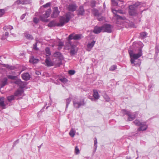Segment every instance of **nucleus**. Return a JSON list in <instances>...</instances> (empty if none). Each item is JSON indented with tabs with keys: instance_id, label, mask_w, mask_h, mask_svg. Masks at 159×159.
Segmentation results:
<instances>
[{
	"instance_id": "f257e3e1",
	"label": "nucleus",
	"mask_w": 159,
	"mask_h": 159,
	"mask_svg": "<svg viewBox=\"0 0 159 159\" xmlns=\"http://www.w3.org/2000/svg\"><path fill=\"white\" fill-rule=\"evenodd\" d=\"M74 16L73 14L70 12H67L65 15L61 17L59 19V22L57 23L55 20H53L50 21L48 24L49 27L53 26H62L65 24L68 23L70 18Z\"/></svg>"
},
{
	"instance_id": "f03ea898",
	"label": "nucleus",
	"mask_w": 159,
	"mask_h": 159,
	"mask_svg": "<svg viewBox=\"0 0 159 159\" xmlns=\"http://www.w3.org/2000/svg\"><path fill=\"white\" fill-rule=\"evenodd\" d=\"M129 53L131 58V63L134 64L135 66H139L140 64V61L138 60V62H136L135 60L142 56V49L141 48H138L137 50L129 49Z\"/></svg>"
},
{
	"instance_id": "7ed1b4c3",
	"label": "nucleus",
	"mask_w": 159,
	"mask_h": 159,
	"mask_svg": "<svg viewBox=\"0 0 159 159\" xmlns=\"http://www.w3.org/2000/svg\"><path fill=\"white\" fill-rule=\"evenodd\" d=\"M140 5V2H137L133 5L129 6V15L131 16H136L137 14L136 10L138 7Z\"/></svg>"
},
{
	"instance_id": "20e7f679",
	"label": "nucleus",
	"mask_w": 159,
	"mask_h": 159,
	"mask_svg": "<svg viewBox=\"0 0 159 159\" xmlns=\"http://www.w3.org/2000/svg\"><path fill=\"white\" fill-rule=\"evenodd\" d=\"M112 11L113 13L114 14V16L116 17L117 19L123 20H125L126 19V18L125 16H120L117 14V13L122 14H124V12L122 10H119L117 11L112 8Z\"/></svg>"
},
{
	"instance_id": "39448f33",
	"label": "nucleus",
	"mask_w": 159,
	"mask_h": 159,
	"mask_svg": "<svg viewBox=\"0 0 159 159\" xmlns=\"http://www.w3.org/2000/svg\"><path fill=\"white\" fill-rule=\"evenodd\" d=\"M51 11V10L50 9H48L46 11L44 14H43L42 15L40 16L39 18L40 20L42 21L45 22H48V20L46 19L49 16Z\"/></svg>"
},
{
	"instance_id": "423d86ee",
	"label": "nucleus",
	"mask_w": 159,
	"mask_h": 159,
	"mask_svg": "<svg viewBox=\"0 0 159 159\" xmlns=\"http://www.w3.org/2000/svg\"><path fill=\"white\" fill-rule=\"evenodd\" d=\"M102 26L103 32L111 33L112 32V27L110 24H105Z\"/></svg>"
},
{
	"instance_id": "0eeeda50",
	"label": "nucleus",
	"mask_w": 159,
	"mask_h": 159,
	"mask_svg": "<svg viewBox=\"0 0 159 159\" xmlns=\"http://www.w3.org/2000/svg\"><path fill=\"white\" fill-rule=\"evenodd\" d=\"M73 105L74 107L76 108H79L81 106H84L85 105V103L83 100L80 101H77L75 99L73 100Z\"/></svg>"
},
{
	"instance_id": "6e6552de",
	"label": "nucleus",
	"mask_w": 159,
	"mask_h": 159,
	"mask_svg": "<svg viewBox=\"0 0 159 159\" xmlns=\"http://www.w3.org/2000/svg\"><path fill=\"white\" fill-rule=\"evenodd\" d=\"M123 111L124 114L128 116V120L129 121H132L134 119L137 114V112H135L134 113L130 114V112L129 111H127L125 110H123Z\"/></svg>"
},
{
	"instance_id": "1a4fd4ad",
	"label": "nucleus",
	"mask_w": 159,
	"mask_h": 159,
	"mask_svg": "<svg viewBox=\"0 0 159 159\" xmlns=\"http://www.w3.org/2000/svg\"><path fill=\"white\" fill-rule=\"evenodd\" d=\"M7 79L6 77H4L1 80L0 86L1 88L4 87L8 84Z\"/></svg>"
},
{
	"instance_id": "9d476101",
	"label": "nucleus",
	"mask_w": 159,
	"mask_h": 159,
	"mask_svg": "<svg viewBox=\"0 0 159 159\" xmlns=\"http://www.w3.org/2000/svg\"><path fill=\"white\" fill-rule=\"evenodd\" d=\"M94 33L96 34L100 33L101 32H102V26L101 27L96 26L93 31Z\"/></svg>"
},
{
	"instance_id": "9b49d317",
	"label": "nucleus",
	"mask_w": 159,
	"mask_h": 159,
	"mask_svg": "<svg viewBox=\"0 0 159 159\" xmlns=\"http://www.w3.org/2000/svg\"><path fill=\"white\" fill-rule=\"evenodd\" d=\"M60 11H59L58 7H55L53 8L52 16V18H55L57 16Z\"/></svg>"
},
{
	"instance_id": "f8f14e48",
	"label": "nucleus",
	"mask_w": 159,
	"mask_h": 159,
	"mask_svg": "<svg viewBox=\"0 0 159 159\" xmlns=\"http://www.w3.org/2000/svg\"><path fill=\"white\" fill-rule=\"evenodd\" d=\"M30 2V0H17L15 3L17 4H26Z\"/></svg>"
},
{
	"instance_id": "ddd939ff",
	"label": "nucleus",
	"mask_w": 159,
	"mask_h": 159,
	"mask_svg": "<svg viewBox=\"0 0 159 159\" xmlns=\"http://www.w3.org/2000/svg\"><path fill=\"white\" fill-rule=\"evenodd\" d=\"M77 6L75 4H71L68 7L69 11H74L76 10Z\"/></svg>"
},
{
	"instance_id": "4468645a",
	"label": "nucleus",
	"mask_w": 159,
	"mask_h": 159,
	"mask_svg": "<svg viewBox=\"0 0 159 159\" xmlns=\"http://www.w3.org/2000/svg\"><path fill=\"white\" fill-rule=\"evenodd\" d=\"M46 65L48 66H51L53 65V63L51 61L49 57H47L45 60Z\"/></svg>"
},
{
	"instance_id": "2eb2a0df",
	"label": "nucleus",
	"mask_w": 159,
	"mask_h": 159,
	"mask_svg": "<svg viewBox=\"0 0 159 159\" xmlns=\"http://www.w3.org/2000/svg\"><path fill=\"white\" fill-rule=\"evenodd\" d=\"M93 96L94 98L91 99L92 101H96L99 98L100 96L98 94V92L96 90H93Z\"/></svg>"
},
{
	"instance_id": "dca6fc26",
	"label": "nucleus",
	"mask_w": 159,
	"mask_h": 159,
	"mask_svg": "<svg viewBox=\"0 0 159 159\" xmlns=\"http://www.w3.org/2000/svg\"><path fill=\"white\" fill-rule=\"evenodd\" d=\"M140 126V127L138 129V131L145 130L147 129L148 127L147 125L145 123L143 122Z\"/></svg>"
},
{
	"instance_id": "f3484780",
	"label": "nucleus",
	"mask_w": 159,
	"mask_h": 159,
	"mask_svg": "<svg viewBox=\"0 0 159 159\" xmlns=\"http://www.w3.org/2000/svg\"><path fill=\"white\" fill-rule=\"evenodd\" d=\"M23 91L22 88L20 89H18L14 93V95L15 96L19 97L21 96L23 93Z\"/></svg>"
},
{
	"instance_id": "a211bd4d",
	"label": "nucleus",
	"mask_w": 159,
	"mask_h": 159,
	"mask_svg": "<svg viewBox=\"0 0 159 159\" xmlns=\"http://www.w3.org/2000/svg\"><path fill=\"white\" fill-rule=\"evenodd\" d=\"M95 41H93L91 43H89L87 45V50L88 51H90L91 48L93 47Z\"/></svg>"
},
{
	"instance_id": "6ab92c4d",
	"label": "nucleus",
	"mask_w": 159,
	"mask_h": 159,
	"mask_svg": "<svg viewBox=\"0 0 159 159\" xmlns=\"http://www.w3.org/2000/svg\"><path fill=\"white\" fill-rule=\"evenodd\" d=\"M66 45L68 47H70L71 50L70 51V52L71 54L73 55H75L76 53V51L75 50V46H73L72 44H71V45H68V44Z\"/></svg>"
},
{
	"instance_id": "aec40b11",
	"label": "nucleus",
	"mask_w": 159,
	"mask_h": 159,
	"mask_svg": "<svg viewBox=\"0 0 159 159\" xmlns=\"http://www.w3.org/2000/svg\"><path fill=\"white\" fill-rule=\"evenodd\" d=\"M39 61V60L38 59L35 58L34 57H31L30 59V62L33 64H36Z\"/></svg>"
},
{
	"instance_id": "412c9836",
	"label": "nucleus",
	"mask_w": 159,
	"mask_h": 159,
	"mask_svg": "<svg viewBox=\"0 0 159 159\" xmlns=\"http://www.w3.org/2000/svg\"><path fill=\"white\" fill-rule=\"evenodd\" d=\"M78 15L82 16L84 15V9L82 6H80L78 10Z\"/></svg>"
},
{
	"instance_id": "4be33fe9",
	"label": "nucleus",
	"mask_w": 159,
	"mask_h": 159,
	"mask_svg": "<svg viewBox=\"0 0 159 159\" xmlns=\"http://www.w3.org/2000/svg\"><path fill=\"white\" fill-rule=\"evenodd\" d=\"M15 83L16 84L19 85H20V88H23L25 87V86L24 84V83L22 82L20 80H17L15 82Z\"/></svg>"
},
{
	"instance_id": "5701e85b",
	"label": "nucleus",
	"mask_w": 159,
	"mask_h": 159,
	"mask_svg": "<svg viewBox=\"0 0 159 159\" xmlns=\"http://www.w3.org/2000/svg\"><path fill=\"white\" fill-rule=\"evenodd\" d=\"M23 79L25 80H28L30 79V75L28 73L23 74L22 76Z\"/></svg>"
},
{
	"instance_id": "b1692460",
	"label": "nucleus",
	"mask_w": 159,
	"mask_h": 159,
	"mask_svg": "<svg viewBox=\"0 0 159 159\" xmlns=\"http://www.w3.org/2000/svg\"><path fill=\"white\" fill-rule=\"evenodd\" d=\"M4 97L0 98V106H1L2 109L5 108V105L4 104Z\"/></svg>"
},
{
	"instance_id": "393cba45",
	"label": "nucleus",
	"mask_w": 159,
	"mask_h": 159,
	"mask_svg": "<svg viewBox=\"0 0 159 159\" xmlns=\"http://www.w3.org/2000/svg\"><path fill=\"white\" fill-rule=\"evenodd\" d=\"M74 34H70L68 38V39L67 42V44L71 45V43L70 40L72 39H74Z\"/></svg>"
},
{
	"instance_id": "a878e982",
	"label": "nucleus",
	"mask_w": 159,
	"mask_h": 159,
	"mask_svg": "<svg viewBox=\"0 0 159 159\" xmlns=\"http://www.w3.org/2000/svg\"><path fill=\"white\" fill-rule=\"evenodd\" d=\"M3 29L4 31H10L13 29V27L11 25L5 26L3 27Z\"/></svg>"
},
{
	"instance_id": "bb28decb",
	"label": "nucleus",
	"mask_w": 159,
	"mask_h": 159,
	"mask_svg": "<svg viewBox=\"0 0 159 159\" xmlns=\"http://www.w3.org/2000/svg\"><path fill=\"white\" fill-rule=\"evenodd\" d=\"M54 57L59 58V59H61L62 58V55L60 52H56L54 54Z\"/></svg>"
},
{
	"instance_id": "cd10ccee",
	"label": "nucleus",
	"mask_w": 159,
	"mask_h": 159,
	"mask_svg": "<svg viewBox=\"0 0 159 159\" xmlns=\"http://www.w3.org/2000/svg\"><path fill=\"white\" fill-rule=\"evenodd\" d=\"M92 11L93 14L95 16H99L101 14L99 13L98 11L95 8H93Z\"/></svg>"
},
{
	"instance_id": "c85d7f7f",
	"label": "nucleus",
	"mask_w": 159,
	"mask_h": 159,
	"mask_svg": "<svg viewBox=\"0 0 159 159\" xmlns=\"http://www.w3.org/2000/svg\"><path fill=\"white\" fill-rule=\"evenodd\" d=\"M75 129L73 128H71L69 133V134L70 136L73 137L75 135Z\"/></svg>"
},
{
	"instance_id": "c756f323",
	"label": "nucleus",
	"mask_w": 159,
	"mask_h": 159,
	"mask_svg": "<svg viewBox=\"0 0 159 159\" xmlns=\"http://www.w3.org/2000/svg\"><path fill=\"white\" fill-rule=\"evenodd\" d=\"M119 1H120V0H111L112 5L115 6H118Z\"/></svg>"
},
{
	"instance_id": "7c9ffc66",
	"label": "nucleus",
	"mask_w": 159,
	"mask_h": 159,
	"mask_svg": "<svg viewBox=\"0 0 159 159\" xmlns=\"http://www.w3.org/2000/svg\"><path fill=\"white\" fill-rule=\"evenodd\" d=\"M81 35L80 34H76L75 35L74 34V40H79L81 38Z\"/></svg>"
},
{
	"instance_id": "2f4dec72",
	"label": "nucleus",
	"mask_w": 159,
	"mask_h": 159,
	"mask_svg": "<svg viewBox=\"0 0 159 159\" xmlns=\"http://www.w3.org/2000/svg\"><path fill=\"white\" fill-rule=\"evenodd\" d=\"M14 95H12L7 97V99L8 101L11 102L14 99Z\"/></svg>"
},
{
	"instance_id": "473e14b6",
	"label": "nucleus",
	"mask_w": 159,
	"mask_h": 159,
	"mask_svg": "<svg viewBox=\"0 0 159 159\" xmlns=\"http://www.w3.org/2000/svg\"><path fill=\"white\" fill-rule=\"evenodd\" d=\"M71 101V99L70 98H67L66 99V109L68 108L69 104L70 103Z\"/></svg>"
},
{
	"instance_id": "72a5a7b5",
	"label": "nucleus",
	"mask_w": 159,
	"mask_h": 159,
	"mask_svg": "<svg viewBox=\"0 0 159 159\" xmlns=\"http://www.w3.org/2000/svg\"><path fill=\"white\" fill-rule=\"evenodd\" d=\"M45 51L47 54L46 56L47 57H48V56L51 54L50 50L47 47L45 48Z\"/></svg>"
},
{
	"instance_id": "f704fd0d",
	"label": "nucleus",
	"mask_w": 159,
	"mask_h": 159,
	"mask_svg": "<svg viewBox=\"0 0 159 159\" xmlns=\"http://www.w3.org/2000/svg\"><path fill=\"white\" fill-rule=\"evenodd\" d=\"M134 124L137 126H140L141 125L142 123L143 122L139 121L138 120H136L134 122Z\"/></svg>"
},
{
	"instance_id": "c9c22d12",
	"label": "nucleus",
	"mask_w": 159,
	"mask_h": 159,
	"mask_svg": "<svg viewBox=\"0 0 159 159\" xmlns=\"http://www.w3.org/2000/svg\"><path fill=\"white\" fill-rule=\"evenodd\" d=\"M147 34L145 32H142L140 33V37L141 39H143L147 36Z\"/></svg>"
},
{
	"instance_id": "e433bc0d",
	"label": "nucleus",
	"mask_w": 159,
	"mask_h": 159,
	"mask_svg": "<svg viewBox=\"0 0 159 159\" xmlns=\"http://www.w3.org/2000/svg\"><path fill=\"white\" fill-rule=\"evenodd\" d=\"M64 44L63 43L61 42H59L58 45V49L60 50L62 48V47L63 46Z\"/></svg>"
},
{
	"instance_id": "4c0bfd02",
	"label": "nucleus",
	"mask_w": 159,
	"mask_h": 159,
	"mask_svg": "<svg viewBox=\"0 0 159 159\" xmlns=\"http://www.w3.org/2000/svg\"><path fill=\"white\" fill-rule=\"evenodd\" d=\"M7 77L8 79L13 80H15L17 78L16 76H13L11 75H7Z\"/></svg>"
},
{
	"instance_id": "58836bf2",
	"label": "nucleus",
	"mask_w": 159,
	"mask_h": 159,
	"mask_svg": "<svg viewBox=\"0 0 159 159\" xmlns=\"http://www.w3.org/2000/svg\"><path fill=\"white\" fill-rule=\"evenodd\" d=\"M59 80L62 83H66L67 81V79L65 78L62 77L59 79Z\"/></svg>"
},
{
	"instance_id": "ea45409f",
	"label": "nucleus",
	"mask_w": 159,
	"mask_h": 159,
	"mask_svg": "<svg viewBox=\"0 0 159 159\" xmlns=\"http://www.w3.org/2000/svg\"><path fill=\"white\" fill-rule=\"evenodd\" d=\"M100 15L101 14H100L99 16H98V20L100 21L104 20L105 19L104 17L101 16Z\"/></svg>"
},
{
	"instance_id": "a19ab883",
	"label": "nucleus",
	"mask_w": 159,
	"mask_h": 159,
	"mask_svg": "<svg viewBox=\"0 0 159 159\" xmlns=\"http://www.w3.org/2000/svg\"><path fill=\"white\" fill-rule=\"evenodd\" d=\"M25 37L26 38L32 40L33 39V37L30 34H27L25 35Z\"/></svg>"
},
{
	"instance_id": "79ce46f5",
	"label": "nucleus",
	"mask_w": 159,
	"mask_h": 159,
	"mask_svg": "<svg viewBox=\"0 0 159 159\" xmlns=\"http://www.w3.org/2000/svg\"><path fill=\"white\" fill-rule=\"evenodd\" d=\"M5 13V10L4 9H0V17H2Z\"/></svg>"
},
{
	"instance_id": "37998d69",
	"label": "nucleus",
	"mask_w": 159,
	"mask_h": 159,
	"mask_svg": "<svg viewBox=\"0 0 159 159\" xmlns=\"http://www.w3.org/2000/svg\"><path fill=\"white\" fill-rule=\"evenodd\" d=\"M75 152L76 154L77 155L80 153V150L77 146H76L75 148Z\"/></svg>"
},
{
	"instance_id": "c03bdc74",
	"label": "nucleus",
	"mask_w": 159,
	"mask_h": 159,
	"mask_svg": "<svg viewBox=\"0 0 159 159\" xmlns=\"http://www.w3.org/2000/svg\"><path fill=\"white\" fill-rule=\"evenodd\" d=\"M97 139L96 138H95L94 139V147L95 148V150H96L97 147Z\"/></svg>"
},
{
	"instance_id": "a18cd8bd",
	"label": "nucleus",
	"mask_w": 159,
	"mask_h": 159,
	"mask_svg": "<svg viewBox=\"0 0 159 159\" xmlns=\"http://www.w3.org/2000/svg\"><path fill=\"white\" fill-rule=\"evenodd\" d=\"M116 68V65H113L111 66L110 68V70L111 71H114Z\"/></svg>"
},
{
	"instance_id": "49530a36",
	"label": "nucleus",
	"mask_w": 159,
	"mask_h": 159,
	"mask_svg": "<svg viewBox=\"0 0 159 159\" xmlns=\"http://www.w3.org/2000/svg\"><path fill=\"white\" fill-rule=\"evenodd\" d=\"M104 98L107 102H109L110 100L109 97L107 95H104Z\"/></svg>"
},
{
	"instance_id": "de8ad7c7",
	"label": "nucleus",
	"mask_w": 159,
	"mask_h": 159,
	"mask_svg": "<svg viewBox=\"0 0 159 159\" xmlns=\"http://www.w3.org/2000/svg\"><path fill=\"white\" fill-rule=\"evenodd\" d=\"M68 73L70 75H73L75 73V71L74 70H70L69 71Z\"/></svg>"
},
{
	"instance_id": "09e8293b",
	"label": "nucleus",
	"mask_w": 159,
	"mask_h": 159,
	"mask_svg": "<svg viewBox=\"0 0 159 159\" xmlns=\"http://www.w3.org/2000/svg\"><path fill=\"white\" fill-rule=\"evenodd\" d=\"M39 19L36 17H34L33 19V21L35 24L38 23L39 22Z\"/></svg>"
},
{
	"instance_id": "8fccbe9b",
	"label": "nucleus",
	"mask_w": 159,
	"mask_h": 159,
	"mask_svg": "<svg viewBox=\"0 0 159 159\" xmlns=\"http://www.w3.org/2000/svg\"><path fill=\"white\" fill-rule=\"evenodd\" d=\"M33 48L35 50H38V48L37 47V43H36L34 44Z\"/></svg>"
},
{
	"instance_id": "3c124183",
	"label": "nucleus",
	"mask_w": 159,
	"mask_h": 159,
	"mask_svg": "<svg viewBox=\"0 0 159 159\" xmlns=\"http://www.w3.org/2000/svg\"><path fill=\"white\" fill-rule=\"evenodd\" d=\"M5 34H4V35L5 36V38H2V39H4L5 38H7V37H8V34H9L8 32L7 31H5Z\"/></svg>"
},
{
	"instance_id": "603ef678",
	"label": "nucleus",
	"mask_w": 159,
	"mask_h": 159,
	"mask_svg": "<svg viewBox=\"0 0 159 159\" xmlns=\"http://www.w3.org/2000/svg\"><path fill=\"white\" fill-rule=\"evenodd\" d=\"M96 3V2L95 1H92L91 2V3L92 7H95V5Z\"/></svg>"
},
{
	"instance_id": "864d4df0",
	"label": "nucleus",
	"mask_w": 159,
	"mask_h": 159,
	"mask_svg": "<svg viewBox=\"0 0 159 159\" xmlns=\"http://www.w3.org/2000/svg\"><path fill=\"white\" fill-rule=\"evenodd\" d=\"M50 3H49V2L47 3L46 4L43 5V6L44 7H49L50 6Z\"/></svg>"
},
{
	"instance_id": "5fc2aeb1",
	"label": "nucleus",
	"mask_w": 159,
	"mask_h": 159,
	"mask_svg": "<svg viewBox=\"0 0 159 159\" xmlns=\"http://www.w3.org/2000/svg\"><path fill=\"white\" fill-rule=\"evenodd\" d=\"M26 15V14H23L20 17V19L21 20H23L25 17Z\"/></svg>"
},
{
	"instance_id": "6e6d98bb",
	"label": "nucleus",
	"mask_w": 159,
	"mask_h": 159,
	"mask_svg": "<svg viewBox=\"0 0 159 159\" xmlns=\"http://www.w3.org/2000/svg\"><path fill=\"white\" fill-rule=\"evenodd\" d=\"M36 74L37 75H39L40 74V72H39V71H37L36 72Z\"/></svg>"
},
{
	"instance_id": "4d7b16f0",
	"label": "nucleus",
	"mask_w": 159,
	"mask_h": 159,
	"mask_svg": "<svg viewBox=\"0 0 159 159\" xmlns=\"http://www.w3.org/2000/svg\"><path fill=\"white\" fill-rule=\"evenodd\" d=\"M126 158V159H131V157H127Z\"/></svg>"
},
{
	"instance_id": "13d9d810",
	"label": "nucleus",
	"mask_w": 159,
	"mask_h": 159,
	"mask_svg": "<svg viewBox=\"0 0 159 159\" xmlns=\"http://www.w3.org/2000/svg\"><path fill=\"white\" fill-rule=\"evenodd\" d=\"M18 142V141L17 140L14 143H17Z\"/></svg>"
},
{
	"instance_id": "bf43d9fd",
	"label": "nucleus",
	"mask_w": 159,
	"mask_h": 159,
	"mask_svg": "<svg viewBox=\"0 0 159 159\" xmlns=\"http://www.w3.org/2000/svg\"><path fill=\"white\" fill-rule=\"evenodd\" d=\"M136 153H137V154L138 153V150L136 151ZM137 155H138V154H137Z\"/></svg>"
},
{
	"instance_id": "052dcab7",
	"label": "nucleus",
	"mask_w": 159,
	"mask_h": 159,
	"mask_svg": "<svg viewBox=\"0 0 159 159\" xmlns=\"http://www.w3.org/2000/svg\"><path fill=\"white\" fill-rule=\"evenodd\" d=\"M105 4L104 3V7H105Z\"/></svg>"
},
{
	"instance_id": "680f3d73",
	"label": "nucleus",
	"mask_w": 159,
	"mask_h": 159,
	"mask_svg": "<svg viewBox=\"0 0 159 159\" xmlns=\"http://www.w3.org/2000/svg\"><path fill=\"white\" fill-rule=\"evenodd\" d=\"M40 147H41V146H39V147H38V148H40Z\"/></svg>"
},
{
	"instance_id": "e2e57ef3",
	"label": "nucleus",
	"mask_w": 159,
	"mask_h": 159,
	"mask_svg": "<svg viewBox=\"0 0 159 159\" xmlns=\"http://www.w3.org/2000/svg\"><path fill=\"white\" fill-rule=\"evenodd\" d=\"M138 158V157H137L136 158V159H137Z\"/></svg>"
},
{
	"instance_id": "0e129e2a",
	"label": "nucleus",
	"mask_w": 159,
	"mask_h": 159,
	"mask_svg": "<svg viewBox=\"0 0 159 159\" xmlns=\"http://www.w3.org/2000/svg\"><path fill=\"white\" fill-rule=\"evenodd\" d=\"M143 11H142L141 13H142V12H143Z\"/></svg>"
}]
</instances>
